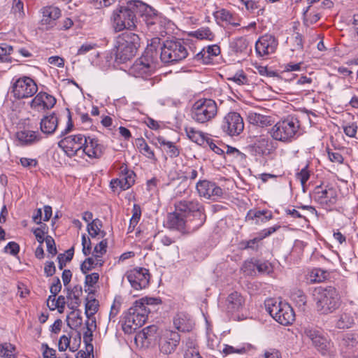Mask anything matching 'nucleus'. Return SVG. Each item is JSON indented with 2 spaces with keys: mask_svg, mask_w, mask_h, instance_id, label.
I'll use <instances>...</instances> for the list:
<instances>
[{
  "mask_svg": "<svg viewBox=\"0 0 358 358\" xmlns=\"http://www.w3.org/2000/svg\"><path fill=\"white\" fill-rule=\"evenodd\" d=\"M136 13L140 15L141 22L148 31L161 32L162 16L154 8L140 0H129L113 10L110 22L114 31L136 30Z\"/></svg>",
  "mask_w": 358,
  "mask_h": 358,
  "instance_id": "nucleus-1",
  "label": "nucleus"
},
{
  "mask_svg": "<svg viewBox=\"0 0 358 358\" xmlns=\"http://www.w3.org/2000/svg\"><path fill=\"white\" fill-rule=\"evenodd\" d=\"M171 228L191 232L201 227L206 221L203 207L196 199L182 200L176 204V211L169 215Z\"/></svg>",
  "mask_w": 358,
  "mask_h": 358,
  "instance_id": "nucleus-2",
  "label": "nucleus"
},
{
  "mask_svg": "<svg viewBox=\"0 0 358 358\" xmlns=\"http://www.w3.org/2000/svg\"><path fill=\"white\" fill-rule=\"evenodd\" d=\"M141 38L138 34L126 31L118 35L115 41V59L124 63L134 57L140 47Z\"/></svg>",
  "mask_w": 358,
  "mask_h": 358,
  "instance_id": "nucleus-3",
  "label": "nucleus"
},
{
  "mask_svg": "<svg viewBox=\"0 0 358 358\" xmlns=\"http://www.w3.org/2000/svg\"><path fill=\"white\" fill-rule=\"evenodd\" d=\"M270 133L275 141L291 143L301 135V124L298 118L288 116L274 124Z\"/></svg>",
  "mask_w": 358,
  "mask_h": 358,
  "instance_id": "nucleus-4",
  "label": "nucleus"
},
{
  "mask_svg": "<svg viewBox=\"0 0 358 358\" xmlns=\"http://www.w3.org/2000/svg\"><path fill=\"white\" fill-rule=\"evenodd\" d=\"M314 296L317 309L322 314L331 313L339 307L338 293L333 287H318L315 289Z\"/></svg>",
  "mask_w": 358,
  "mask_h": 358,
  "instance_id": "nucleus-5",
  "label": "nucleus"
},
{
  "mask_svg": "<svg viewBox=\"0 0 358 358\" xmlns=\"http://www.w3.org/2000/svg\"><path fill=\"white\" fill-rule=\"evenodd\" d=\"M218 107L211 99H199L194 103L190 110L192 119L198 124H205L211 122L217 115Z\"/></svg>",
  "mask_w": 358,
  "mask_h": 358,
  "instance_id": "nucleus-6",
  "label": "nucleus"
},
{
  "mask_svg": "<svg viewBox=\"0 0 358 358\" xmlns=\"http://www.w3.org/2000/svg\"><path fill=\"white\" fill-rule=\"evenodd\" d=\"M265 308L270 315L282 325L291 324L295 320L294 312L286 302L268 299L265 301Z\"/></svg>",
  "mask_w": 358,
  "mask_h": 358,
  "instance_id": "nucleus-7",
  "label": "nucleus"
},
{
  "mask_svg": "<svg viewBox=\"0 0 358 358\" xmlns=\"http://www.w3.org/2000/svg\"><path fill=\"white\" fill-rule=\"evenodd\" d=\"M187 50L180 41H166L162 48L160 57L165 63L176 62L187 57Z\"/></svg>",
  "mask_w": 358,
  "mask_h": 358,
  "instance_id": "nucleus-8",
  "label": "nucleus"
},
{
  "mask_svg": "<svg viewBox=\"0 0 358 358\" xmlns=\"http://www.w3.org/2000/svg\"><path fill=\"white\" fill-rule=\"evenodd\" d=\"M156 64L152 57L149 55V50L137 59L129 69V74L136 77L147 79L155 71Z\"/></svg>",
  "mask_w": 358,
  "mask_h": 358,
  "instance_id": "nucleus-9",
  "label": "nucleus"
},
{
  "mask_svg": "<svg viewBox=\"0 0 358 358\" xmlns=\"http://www.w3.org/2000/svg\"><path fill=\"white\" fill-rule=\"evenodd\" d=\"M220 129L227 136H237L244 129L243 119L240 113L236 111H229L223 116Z\"/></svg>",
  "mask_w": 358,
  "mask_h": 358,
  "instance_id": "nucleus-10",
  "label": "nucleus"
},
{
  "mask_svg": "<svg viewBox=\"0 0 358 358\" xmlns=\"http://www.w3.org/2000/svg\"><path fill=\"white\" fill-rule=\"evenodd\" d=\"M85 143H86V136L79 134L64 137L58 143V146L69 157L80 158Z\"/></svg>",
  "mask_w": 358,
  "mask_h": 358,
  "instance_id": "nucleus-11",
  "label": "nucleus"
},
{
  "mask_svg": "<svg viewBox=\"0 0 358 358\" xmlns=\"http://www.w3.org/2000/svg\"><path fill=\"white\" fill-rule=\"evenodd\" d=\"M37 91L38 87L35 81L27 76L17 78L12 85L13 96L18 99L31 97Z\"/></svg>",
  "mask_w": 358,
  "mask_h": 358,
  "instance_id": "nucleus-12",
  "label": "nucleus"
},
{
  "mask_svg": "<svg viewBox=\"0 0 358 358\" xmlns=\"http://www.w3.org/2000/svg\"><path fill=\"white\" fill-rule=\"evenodd\" d=\"M135 176L133 171L129 170L127 166H122L119 177L110 181V187L113 192L119 194L128 189L134 184Z\"/></svg>",
  "mask_w": 358,
  "mask_h": 358,
  "instance_id": "nucleus-13",
  "label": "nucleus"
},
{
  "mask_svg": "<svg viewBox=\"0 0 358 358\" xmlns=\"http://www.w3.org/2000/svg\"><path fill=\"white\" fill-rule=\"evenodd\" d=\"M196 189L200 197L212 201L222 198L224 193L215 182L208 180H199L196 184Z\"/></svg>",
  "mask_w": 358,
  "mask_h": 358,
  "instance_id": "nucleus-14",
  "label": "nucleus"
},
{
  "mask_svg": "<svg viewBox=\"0 0 358 358\" xmlns=\"http://www.w3.org/2000/svg\"><path fill=\"white\" fill-rule=\"evenodd\" d=\"M124 276L136 290L145 289L149 283L150 273L145 268H135L126 272Z\"/></svg>",
  "mask_w": 358,
  "mask_h": 358,
  "instance_id": "nucleus-15",
  "label": "nucleus"
},
{
  "mask_svg": "<svg viewBox=\"0 0 358 358\" xmlns=\"http://www.w3.org/2000/svg\"><path fill=\"white\" fill-rule=\"evenodd\" d=\"M180 341V336L178 333L171 330H166L159 339L160 352L164 355L171 354L176 350Z\"/></svg>",
  "mask_w": 358,
  "mask_h": 358,
  "instance_id": "nucleus-16",
  "label": "nucleus"
},
{
  "mask_svg": "<svg viewBox=\"0 0 358 358\" xmlns=\"http://www.w3.org/2000/svg\"><path fill=\"white\" fill-rule=\"evenodd\" d=\"M303 334L312 341L313 345L322 354L325 353L329 348V341L322 335L320 330L308 326L304 327Z\"/></svg>",
  "mask_w": 358,
  "mask_h": 358,
  "instance_id": "nucleus-17",
  "label": "nucleus"
},
{
  "mask_svg": "<svg viewBox=\"0 0 358 358\" xmlns=\"http://www.w3.org/2000/svg\"><path fill=\"white\" fill-rule=\"evenodd\" d=\"M160 303L161 300L157 298L143 297L136 301L129 309L131 310V313H134L138 317H141L146 321L148 314L151 310L150 306L158 305Z\"/></svg>",
  "mask_w": 358,
  "mask_h": 358,
  "instance_id": "nucleus-18",
  "label": "nucleus"
},
{
  "mask_svg": "<svg viewBox=\"0 0 358 358\" xmlns=\"http://www.w3.org/2000/svg\"><path fill=\"white\" fill-rule=\"evenodd\" d=\"M278 45V40L271 34H264L255 43V50L261 57L273 54Z\"/></svg>",
  "mask_w": 358,
  "mask_h": 358,
  "instance_id": "nucleus-19",
  "label": "nucleus"
},
{
  "mask_svg": "<svg viewBox=\"0 0 358 358\" xmlns=\"http://www.w3.org/2000/svg\"><path fill=\"white\" fill-rule=\"evenodd\" d=\"M314 199L325 209L331 208L337 201V193L335 189L330 187L322 189L317 187L314 193Z\"/></svg>",
  "mask_w": 358,
  "mask_h": 358,
  "instance_id": "nucleus-20",
  "label": "nucleus"
},
{
  "mask_svg": "<svg viewBox=\"0 0 358 358\" xmlns=\"http://www.w3.org/2000/svg\"><path fill=\"white\" fill-rule=\"evenodd\" d=\"M103 152V146L97 138L86 136V143L83 147L80 158L84 159L87 156L90 159H98Z\"/></svg>",
  "mask_w": 358,
  "mask_h": 358,
  "instance_id": "nucleus-21",
  "label": "nucleus"
},
{
  "mask_svg": "<svg viewBox=\"0 0 358 358\" xmlns=\"http://www.w3.org/2000/svg\"><path fill=\"white\" fill-rule=\"evenodd\" d=\"M56 103V99L46 93L39 92L30 102V106L32 109L37 111H43L50 109Z\"/></svg>",
  "mask_w": 358,
  "mask_h": 358,
  "instance_id": "nucleus-22",
  "label": "nucleus"
},
{
  "mask_svg": "<svg viewBox=\"0 0 358 358\" xmlns=\"http://www.w3.org/2000/svg\"><path fill=\"white\" fill-rule=\"evenodd\" d=\"M157 331V327L155 325H150L143 329L135 336L136 344L141 348L148 347L155 338Z\"/></svg>",
  "mask_w": 358,
  "mask_h": 358,
  "instance_id": "nucleus-23",
  "label": "nucleus"
},
{
  "mask_svg": "<svg viewBox=\"0 0 358 358\" xmlns=\"http://www.w3.org/2000/svg\"><path fill=\"white\" fill-rule=\"evenodd\" d=\"M145 322L134 313H131V310L129 309L123 319L122 329L126 334H131L136 329L143 325Z\"/></svg>",
  "mask_w": 358,
  "mask_h": 358,
  "instance_id": "nucleus-24",
  "label": "nucleus"
},
{
  "mask_svg": "<svg viewBox=\"0 0 358 358\" xmlns=\"http://www.w3.org/2000/svg\"><path fill=\"white\" fill-rule=\"evenodd\" d=\"M41 24L46 29L53 27L56 24L57 19L61 16V10L55 6H46L42 8Z\"/></svg>",
  "mask_w": 358,
  "mask_h": 358,
  "instance_id": "nucleus-25",
  "label": "nucleus"
},
{
  "mask_svg": "<svg viewBox=\"0 0 358 358\" xmlns=\"http://www.w3.org/2000/svg\"><path fill=\"white\" fill-rule=\"evenodd\" d=\"M244 304L243 296L238 292H233L226 299L224 306L227 312L233 313L241 310Z\"/></svg>",
  "mask_w": 358,
  "mask_h": 358,
  "instance_id": "nucleus-26",
  "label": "nucleus"
},
{
  "mask_svg": "<svg viewBox=\"0 0 358 358\" xmlns=\"http://www.w3.org/2000/svg\"><path fill=\"white\" fill-rule=\"evenodd\" d=\"M173 325L180 331L189 332L192 330L194 323L188 314L179 313L173 317Z\"/></svg>",
  "mask_w": 358,
  "mask_h": 358,
  "instance_id": "nucleus-27",
  "label": "nucleus"
},
{
  "mask_svg": "<svg viewBox=\"0 0 358 358\" xmlns=\"http://www.w3.org/2000/svg\"><path fill=\"white\" fill-rule=\"evenodd\" d=\"M274 148L273 141L265 136L257 137L254 144L255 151L260 155H268Z\"/></svg>",
  "mask_w": 358,
  "mask_h": 358,
  "instance_id": "nucleus-28",
  "label": "nucleus"
},
{
  "mask_svg": "<svg viewBox=\"0 0 358 358\" xmlns=\"http://www.w3.org/2000/svg\"><path fill=\"white\" fill-rule=\"evenodd\" d=\"M16 138L22 145H30L39 142L42 136L38 131L24 129L16 133Z\"/></svg>",
  "mask_w": 358,
  "mask_h": 358,
  "instance_id": "nucleus-29",
  "label": "nucleus"
},
{
  "mask_svg": "<svg viewBox=\"0 0 358 358\" xmlns=\"http://www.w3.org/2000/svg\"><path fill=\"white\" fill-rule=\"evenodd\" d=\"M57 126L58 118L54 113L43 117L40 122L41 131L46 135L54 134Z\"/></svg>",
  "mask_w": 358,
  "mask_h": 358,
  "instance_id": "nucleus-30",
  "label": "nucleus"
},
{
  "mask_svg": "<svg viewBox=\"0 0 358 358\" xmlns=\"http://www.w3.org/2000/svg\"><path fill=\"white\" fill-rule=\"evenodd\" d=\"M355 335L348 336L343 339L346 356L349 358H358V339Z\"/></svg>",
  "mask_w": 358,
  "mask_h": 358,
  "instance_id": "nucleus-31",
  "label": "nucleus"
},
{
  "mask_svg": "<svg viewBox=\"0 0 358 358\" xmlns=\"http://www.w3.org/2000/svg\"><path fill=\"white\" fill-rule=\"evenodd\" d=\"M255 266L258 271L262 273H270L273 269L271 263L267 261L258 262L256 264L251 261H246L244 262L241 269L244 273H250V271L253 270Z\"/></svg>",
  "mask_w": 358,
  "mask_h": 358,
  "instance_id": "nucleus-32",
  "label": "nucleus"
},
{
  "mask_svg": "<svg viewBox=\"0 0 358 358\" xmlns=\"http://www.w3.org/2000/svg\"><path fill=\"white\" fill-rule=\"evenodd\" d=\"M246 120L250 124L261 127H267L271 124V117L269 116L264 115L252 110L247 113Z\"/></svg>",
  "mask_w": 358,
  "mask_h": 358,
  "instance_id": "nucleus-33",
  "label": "nucleus"
},
{
  "mask_svg": "<svg viewBox=\"0 0 358 358\" xmlns=\"http://www.w3.org/2000/svg\"><path fill=\"white\" fill-rule=\"evenodd\" d=\"M102 228V221L98 218L92 220L87 226V230L92 238H103L106 235V232Z\"/></svg>",
  "mask_w": 358,
  "mask_h": 358,
  "instance_id": "nucleus-34",
  "label": "nucleus"
},
{
  "mask_svg": "<svg viewBox=\"0 0 358 358\" xmlns=\"http://www.w3.org/2000/svg\"><path fill=\"white\" fill-rule=\"evenodd\" d=\"M220 53V48L217 45H208L204 48L196 55L198 59H202L204 63H208L210 60Z\"/></svg>",
  "mask_w": 358,
  "mask_h": 358,
  "instance_id": "nucleus-35",
  "label": "nucleus"
},
{
  "mask_svg": "<svg viewBox=\"0 0 358 358\" xmlns=\"http://www.w3.org/2000/svg\"><path fill=\"white\" fill-rule=\"evenodd\" d=\"M185 131L188 138L198 145H203L208 139L203 132L192 127H185Z\"/></svg>",
  "mask_w": 358,
  "mask_h": 358,
  "instance_id": "nucleus-36",
  "label": "nucleus"
},
{
  "mask_svg": "<svg viewBox=\"0 0 358 358\" xmlns=\"http://www.w3.org/2000/svg\"><path fill=\"white\" fill-rule=\"evenodd\" d=\"M157 141L162 149L164 150L170 157H176L179 155V149L174 143L166 140L162 136L157 137Z\"/></svg>",
  "mask_w": 358,
  "mask_h": 358,
  "instance_id": "nucleus-37",
  "label": "nucleus"
},
{
  "mask_svg": "<svg viewBox=\"0 0 358 358\" xmlns=\"http://www.w3.org/2000/svg\"><path fill=\"white\" fill-rule=\"evenodd\" d=\"M66 303L65 297L59 296L56 299V296L50 295L47 300V306L51 310H58L59 313L64 311Z\"/></svg>",
  "mask_w": 358,
  "mask_h": 358,
  "instance_id": "nucleus-38",
  "label": "nucleus"
},
{
  "mask_svg": "<svg viewBox=\"0 0 358 358\" xmlns=\"http://www.w3.org/2000/svg\"><path fill=\"white\" fill-rule=\"evenodd\" d=\"M136 145L138 151L143 156L150 159L156 160L154 151L148 145L145 139H143V138H137L136 140Z\"/></svg>",
  "mask_w": 358,
  "mask_h": 358,
  "instance_id": "nucleus-39",
  "label": "nucleus"
},
{
  "mask_svg": "<svg viewBox=\"0 0 358 358\" xmlns=\"http://www.w3.org/2000/svg\"><path fill=\"white\" fill-rule=\"evenodd\" d=\"M108 248V241L106 238H103L101 241L94 248L92 255L94 258L97 259L98 262L100 264H103L102 257L106 254Z\"/></svg>",
  "mask_w": 358,
  "mask_h": 358,
  "instance_id": "nucleus-40",
  "label": "nucleus"
},
{
  "mask_svg": "<svg viewBox=\"0 0 358 358\" xmlns=\"http://www.w3.org/2000/svg\"><path fill=\"white\" fill-rule=\"evenodd\" d=\"M215 17L217 20L226 22L233 26L236 27L239 25V23L235 22L233 15L226 9H221L217 10L215 13Z\"/></svg>",
  "mask_w": 358,
  "mask_h": 358,
  "instance_id": "nucleus-41",
  "label": "nucleus"
},
{
  "mask_svg": "<svg viewBox=\"0 0 358 358\" xmlns=\"http://www.w3.org/2000/svg\"><path fill=\"white\" fill-rule=\"evenodd\" d=\"M272 213L268 210H250L248 213L247 217L248 219L257 218L262 222H266L272 219Z\"/></svg>",
  "mask_w": 358,
  "mask_h": 358,
  "instance_id": "nucleus-42",
  "label": "nucleus"
},
{
  "mask_svg": "<svg viewBox=\"0 0 358 358\" xmlns=\"http://www.w3.org/2000/svg\"><path fill=\"white\" fill-rule=\"evenodd\" d=\"M327 277V272L320 268H313L308 273V280L310 282H321L324 281Z\"/></svg>",
  "mask_w": 358,
  "mask_h": 358,
  "instance_id": "nucleus-43",
  "label": "nucleus"
},
{
  "mask_svg": "<svg viewBox=\"0 0 358 358\" xmlns=\"http://www.w3.org/2000/svg\"><path fill=\"white\" fill-rule=\"evenodd\" d=\"M83 319L78 310H73L68 316V324L71 328H78L81 326Z\"/></svg>",
  "mask_w": 358,
  "mask_h": 358,
  "instance_id": "nucleus-44",
  "label": "nucleus"
},
{
  "mask_svg": "<svg viewBox=\"0 0 358 358\" xmlns=\"http://www.w3.org/2000/svg\"><path fill=\"white\" fill-rule=\"evenodd\" d=\"M192 36L198 39H206L212 41L214 38V34L208 27H201L192 33Z\"/></svg>",
  "mask_w": 358,
  "mask_h": 358,
  "instance_id": "nucleus-45",
  "label": "nucleus"
},
{
  "mask_svg": "<svg viewBox=\"0 0 358 358\" xmlns=\"http://www.w3.org/2000/svg\"><path fill=\"white\" fill-rule=\"evenodd\" d=\"M354 317L349 313H343L339 320H338L336 325L339 329L350 328L354 324Z\"/></svg>",
  "mask_w": 358,
  "mask_h": 358,
  "instance_id": "nucleus-46",
  "label": "nucleus"
},
{
  "mask_svg": "<svg viewBox=\"0 0 358 358\" xmlns=\"http://www.w3.org/2000/svg\"><path fill=\"white\" fill-rule=\"evenodd\" d=\"M187 349L184 354V358H201L198 348L193 341L186 343Z\"/></svg>",
  "mask_w": 358,
  "mask_h": 358,
  "instance_id": "nucleus-47",
  "label": "nucleus"
},
{
  "mask_svg": "<svg viewBox=\"0 0 358 358\" xmlns=\"http://www.w3.org/2000/svg\"><path fill=\"white\" fill-rule=\"evenodd\" d=\"M103 264H100L97 259L94 258L93 256L91 257L87 258L81 264L80 269L83 273H87L89 271L94 268L95 266H101Z\"/></svg>",
  "mask_w": 358,
  "mask_h": 358,
  "instance_id": "nucleus-48",
  "label": "nucleus"
},
{
  "mask_svg": "<svg viewBox=\"0 0 358 358\" xmlns=\"http://www.w3.org/2000/svg\"><path fill=\"white\" fill-rule=\"evenodd\" d=\"M12 12L17 19H22L24 17V5L22 0H13Z\"/></svg>",
  "mask_w": 358,
  "mask_h": 358,
  "instance_id": "nucleus-49",
  "label": "nucleus"
},
{
  "mask_svg": "<svg viewBox=\"0 0 358 358\" xmlns=\"http://www.w3.org/2000/svg\"><path fill=\"white\" fill-rule=\"evenodd\" d=\"M229 80L238 85H249V79L243 71H238Z\"/></svg>",
  "mask_w": 358,
  "mask_h": 358,
  "instance_id": "nucleus-50",
  "label": "nucleus"
},
{
  "mask_svg": "<svg viewBox=\"0 0 358 358\" xmlns=\"http://www.w3.org/2000/svg\"><path fill=\"white\" fill-rule=\"evenodd\" d=\"M71 336L70 335H62L58 343V349L61 352L66 351L69 348L72 352H74L76 349L70 346Z\"/></svg>",
  "mask_w": 358,
  "mask_h": 358,
  "instance_id": "nucleus-51",
  "label": "nucleus"
},
{
  "mask_svg": "<svg viewBox=\"0 0 358 358\" xmlns=\"http://www.w3.org/2000/svg\"><path fill=\"white\" fill-rule=\"evenodd\" d=\"M199 176V170L195 167L187 166L185 168L181 178L185 180H194Z\"/></svg>",
  "mask_w": 358,
  "mask_h": 358,
  "instance_id": "nucleus-52",
  "label": "nucleus"
},
{
  "mask_svg": "<svg viewBox=\"0 0 358 358\" xmlns=\"http://www.w3.org/2000/svg\"><path fill=\"white\" fill-rule=\"evenodd\" d=\"M15 348L10 343L0 345V357L10 358L14 355Z\"/></svg>",
  "mask_w": 358,
  "mask_h": 358,
  "instance_id": "nucleus-53",
  "label": "nucleus"
},
{
  "mask_svg": "<svg viewBox=\"0 0 358 358\" xmlns=\"http://www.w3.org/2000/svg\"><path fill=\"white\" fill-rule=\"evenodd\" d=\"M141 216V209L139 205L134 204L132 209V217L130 220V227H134L140 220Z\"/></svg>",
  "mask_w": 358,
  "mask_h": 358,
  "instance_id": "nucleus-54",
  "label": "nucleus"
},
{
  "mask_svg": "<svg viewBox=\"0 0 358 358\" xmlns=\"http://www.w3.org/2000/svg\"><path fill=\"white\" fill-rule=\"evenodd\" d=\"M98 310V302L96 300L88 301L85 305V313L88 317L94 313Z\"/></svg>",
  "mask_w": 358,
  "mask_h": 358,
  "instance_id": "nucleus-55",
  "label": "nucleus"
},
{
  "mask_svg": "<svg viewBox=\"0 0 358 358\" xmlns=\"http://www.w3.org/2000/svg\"><path fill=\"white\" fill-rule=\"evenodd\" d=\"M73 249L71 248L69 250L66 252L67 255L60 254L58 255L57 259L59 261V267L60 269H62L63 266L65 265L66 262H69L71 260L73 256Z\"/></svg>",
  "mask_w": 358,
  "mask_h": 358,
  "instance_id": "nucleus-56",
  "label": "nucleus"
},
{
  "mask_svg": "<svg viewBox=\"0 0 358 358\" xmlns=\"http://www.w3.org/2000/svg\"><path fill=\"white\" fill-rule=\"evenodd\" d=\"M310 172L308 170V165L302 168L300 172L296 174V178L301 182L303 186L305 185L306 182L309 180Z\"/></svg>",
  "mask_w": 358,
  "mask_h": 358,
  "instance_id": "nucleus-57",
  "label": "nucleus"
},
{
  "mask_svg": "<svg viewBox=\"0 0 358 358\" xmlns=\"http://www.w3.org/2000/svg\"><path fill=\"white\" fill-rule=\"evenodd\" d=\"M238 1L243 4L250 13H254L259 7L258 2L254 0H238Z\"/></svg>",
  "mask_w": 358,
  "mask_h": 358,
  "instance_id": "nucleus-58",
  "label": "nucleus"
},
{
  "mask_svg": "<svg viewBox=\"0 0 358 358\" xmlns=\"http://www.w3.org/2000/svg\"><path fill=\"white\" fill-rule=\"evenodd\" d=\"M96 47V43H83L78 50L76 55H84L90 51L94 50Z\"/></svg>",
  "mask_w": 358,
  "mask_h": 358,
  "instance_id": "nucleus-59",
  "label": "nucleus"
},
{
  "mask_svg": "<svg viewBox=\"0 0 358 358\" xmlns=\"http://www.w3.org/2000/svg\"><path fill=\"white\" fill-rule=\"evenodd\" d=\"M13 51V47L6 43L0 44V61L6 60V57Z\"/></svg>",
  "mask_w": 358,
  "mask_h": 358,
  "instance_id": "nucleus-60",
  "label": "nucleus"
},
{
  "mask_svg": "<svg viewBox=\"0 0 358 358\" xmlns=\"http://www.w3.org/2000/svg\"><path fill=\"white\" fill-rule=\"evenodd\" d=\"M20 163L23 167L29 169L36 167L38 165L36 159L28 157H21L20 159Z\"/></svg>",
  "mask_w": 358,
  "mask_h": 358,
  "instance_id": "nucleus-61",
  "label": "nucleus"
},
{
  "mask_svg": "<svg viewBox=\"0 0 358 358\" xmlns=\"http://www.w3.org/2000/svg\"><path fill=\"white\" fill-rule=\"evenodd\" d=\"M45 242L46 243L48 252L52 256L55 255L57 254V248L54 239L51 236H47L45 237Z\"/></svg>",
  "mask_w": 358,
  "mask_h": 358,
  "instance_id": "nucleus-62",
  "label": "nucleus"
},
{
  "mask_svg": "<svg viewBox=\"0 0 358 358\" xmlns=\"http://www.w3.org/2000/svg\"><path fill=\"white\" fill-rule=\"evenodd\" d=\"M82 245L83 254L86 256L90 255L92 250L91 241L85 234L82 236Z\"/></svg>",
  "mask_w": 358,
  "mask_h": 358,
  "instance_id": "nucleus-63",
  "label": "nucleus"
},
{
  "mask_svg": "<svg viewBox=\"0 0 358 358\" xmlns=\"http://www.w3.org/2000/svg\"><path fill=\"white\" fill-rule=\"evenodd\" d=\"M262 358H281V355L278 350L269 349L264 352Z\"/></svg>",
  "mask_w": 358,
  "mask_h": 358,
  "instance_id": "nucleus-64",
  "label": "nucleus"
}]
</instances>
